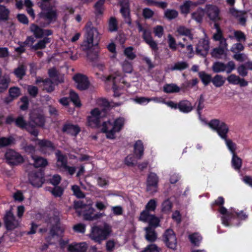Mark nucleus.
Listing matches in <instances>:
<instances>
[{"label":"nucleus","mask_w":252,"mask_h":252,"mask_svg":"<svg viewBox=\"0 0 252 252\" xmlns=\"http://www.w3.org/2000/svg\"><path fill=\"white\" fill-rule=\"evenodd\" d=\"M189 65L187 62H179L175 63L171 68L170 69L171 70H184L187 67H188Z\"/></svg>","instance_id":"obj_45"},{"label":"nucleus","mask_w":252,"mask_h":252,"mask_svg":"<svg viewBox=\"0 0 252 252\" xmlns=\"http://www.w3.org/2000/svg\"><path fill=\"white\" fill-rule=\"evenodd\" d=\"M10 79L8 75H1V71L0 70V93L3 92L7 89L8 87Z\"/></svg>","instance_id":"obj_32"},{"label":"nucleus","mask_w":252,"mask_h":252,"mask_svg":"<svg viewBox=\"0 0 252 252\" xmlns=\"http://www.w3.org/2000/svg\"><path fill=\"white\" fill-rule=\"evenodd\" d=\"M51 42V38L45 37L42 40H40L37 43L32 47V49L37 50L38 49H44L46 47V44Z\"/></svg>","instance_id":"obj_37"},{"label":"nucleus","mask_w":252,"mask_h":252,"mask_svg":"<svg viewBox=\"0 0 252 252\" xmlns=\"http://www.w3.org/2000/svg\"><path fill=\"white\" fill-rule=\"evenodd\" d=\"M122 68L125 73H130L132 71L133 68L131 64L128 62L125 61L122 63Z\"/></svg>","instance_id":"obj_63"},{"label":"nucleus","mask_w":252,"mask_h":252,"mask_svg":"<svg viewBox=\"0 0 252 252\" xmlns=\"http://www.w3.org/2000/svg\"><path fill=\"white\" fill-rule=\"evenodd\" d=\"M199 77L205 85H208L211 81L212 82L211 76L210 75L206 74L204 72H201L199 73Z\"/></svg>","instance_id":"obj_53"},{"label":"nucleus","mask_w":252,"mask_h":252,"mask_svg":"<svg viewBox=\"0 0 252 252\" xmlns=\"http://www.w3.org/2000/svg\"><path fill=\"white\" fill-rule=\"evenodd\" d=\"M5 157L8 163L12 165H16L23 161V157L19 153L12 150H8L5 154Z\"/></svg>","instance_id":"obj_15"},{"label":"nucleus","mask_w":252,"mask_h":252,"mask_svg":"<svg viewBox=\"0 0 252 252\" xmlns=\"http://www.w3.org/2000/svg\"><path fill=\"white\" fill-rule=\"evenodd\" d=\"M227 50L218 47L213 49L212 52V55L215 58H220L222 55H226Z\"/></svg>","instance_id":"obj_44"},{"label":"nucleus","mask_w":252,"mask_h":252,"mask_svg":"<svg viewBox=\"0 0 252 252\" xmlns=\"http://www.w3.org/2000/svg\"><path fill=\"white\" fill-rule=\"evenodd\" d=\"M158 182V178L157 175L155 173H150L147 180V191L151 193L156 192L157 191Z\"/></svg>","instance_id":"obj_11"},{"label":"nucleus","mask_w":252,"mask_h":252,"mask_svg":"<svg viewBox=\"0 0 252 252\" xmlns=\"http://www.w3.org/2000/svg\"><path fill=\"white\" fill-rule=\"evenodd\" d=\"M232 165L236 170H239L242 166V159L236 154L233 155L232 158Z\"/></svg>","instance_id":"obj_43"},{"label":"nucleus","mask_w":252,"mask_h":252,"mask_svg":"<svg viewBox=\"0 0 252 252\" xmlns=\"http://www.w3.org/2000/svg\"><path fill=\"white\" fill-rule=\"evenodd\" d=\"M225 82V79L222 75L217 74L212 79V82L216 87L222 86Z\"/></svg>","instance_id":"obj_39"},{"label":"nucleus","mask_w":252,"mask_h":252,"mask_svg":"<svg viewBox=\"0 0 252 252\" xmlns=\"http://www.w3.org/2000/svg\"><path fill=\"white\" fill-rule=\"evenodd\" d=\"M29 181L32 186L35 187H41L44 181L43 172L38 170L31 173L29 174Z\"/></svg>","instance_id":"obj_16"},{"label":"nucleus","mask_w":252,"mask_h":252,"mask_svg":"<svg viewBox=\"0 0 252 252\" xmlns=\"http://www.w3.org/2000/svg\"><path fill=\"white\" fill-rule=\"evenodd\" d=\"M26 68L23 65H20L15 69L14 74L18 78L22 79L25 75Z\"/></svg>","instance_id":"obj_48"},{"label":"nucleus","mask_w":252,"mask_h":252,"mask_svg":"<svg viewBox=\"0 0 252 252\" xmlns=\"http://www.w3.org/2000/svg\"><path fill=\"white\" fill-rule=\"evenodd\" d=\"M139 220L143 222H148L151 226L156 227L159 223V220L155 216L151 215L147 211L141 212L139 217Z\"/></svg>","instance_id":"obj_17"},{"label":"nucleus","mask_w":252,"mask_h":252,"mask_svg":"<svg viewBox=\"0 0 252 252\" xmlns=\"http://www.w3.org/2000/svg\"><path fill=\"white\" fill-rule=\"evenodd\" d=\"M145 230L146 232V239L149 241H155L157 239V235L154 229L150 226L145 228Z\"/></svg>","instance_id":"obj_40"},{"label":"nucleus","mask_w":252,"mask_h":252,"mask_svg":"<svg viewBox=\"0 0 252 252\" xmlns=\"http://www.w3.org/2000/svg\"><path fill=\"white\" fill-rule=\"evenodd\" d=\"M106 247L107 251L112 252L116 248H118L119 245L114 241L109 240L107 242Z\"/></svg>","instance_id":"obj_64"},{"label":"nucleus","mask_w":252,"mask_h":252,"mask_svg":"<svg viewBox=\"0 0 252 252\" xmlns=\"http://www.w3.org/2000/svg\"><path fill=\"white\" fill-rule=\"evenodd\" d=\"M120 4L122 6L121 9V12L123 16L126 19V22L128 24H130L129 14V11L128 6V1L127 0H119Z\"/></svg>","instance_id":"obj_29"},{"label":"nucleus","mask_w":252,"mask_h":252,"mask_svg":"<svg viewBox=\"0 0 252 252\" xmlns=\"http://www.w3.org/2000/svg\"><path fill=\"white\" fill-rule=\"evenodd\" d=\"M212 70L214 72L219 73L225 70V64L221 62H215L212 66Z\"/></svg>","instance_id":"obj_42"},{"label":"nucleus","mask_w":252,"mask_h":252,"mask_svg":"<svg viewBox=\"0 0 252 252\" xmlns=\"http://www.w3.org/2000/svg\"><path fill=\"white\" fill-rule=\"evenodd\" d=\"M73 79L78 89L84 90L89 87V82L86 76L81 74H77L73 76Z\"/></svg>","instance_id":"obj_14"},{"label":"nucleus","mask_w":252,"mask_h":252,"mask_svg":"<svg viewBox=\"0 0 252 252\" xmlns=\"http://www.w3.org/2000/svg\"><path fill=\"white\" fill-rule=\"evenodd\" d=\"M32 158L33 160V165L35 167H44L48 165V163L46 158L33 155H32Z\"/></svg>","instance_id":"obj_34"},{"label":"nucleus","mask_w":252,"mask_h":252,"mask_svg":"<svg viewBox=\"0 0 252 252\" xmlns=\"http://www.w3.org/2000/svg\"><path fill=\"white\" fill-rule=\"evenodd\" d=\"M101 79L103 81L112 80L114 82V85L113 87L114 90V96L116 97L120 96L121 93H119L118 92V89L121 87L122 85L121 84H119L118 86L117 85V81L120 80L121 79V74L120 72L116 73L115 75H110L108 77L102 76L101 77Z\"/></svg>","instance_id":"obj_13"},{"label":"nucleus","mask_w":252,"mask_h":252,"mask_svg":"<svg viewBox=\"0 0 252 252\" xmlns=\"http://www.w3.org/2000/svg\"><path fill=\"white\" fill-rule=\"evenodd\" d=\"M163 89L165 93L168 94L178 93L181 90L179 87L173 83L165 84L163 86Z\"/></svg>","instance_id":"obj_35"},{"label":"nucleus","mask_w":252,"mask_h":252,"mask_svg":"<svg viewBox=\"0 0 252 252\" xmlns=\"http://www.w3.org/2000/svg\"><path fill=\"white\" fill-rule=\"evenodd\" d=\"M109 31L111 32H115L118 30V23L114 17H111L109 21Z\"/></svg>","instance_id":"obj_50"},{"label":"nucleus","mask_w":252,"mask_h":252,"mask_svg":"<svg viewBox=\"0 0 252 252\" xmlns=\"http://www.w3.org/2000/svg\"><path fill=\"white\" fill-rule=\"evenodd\" d=\"M36 145L38 146L40 151L44 154H50V152L54 150L52 143L46 140H38Z\"/></svg>","instance_id":"obj_23"},{"label":"nucleus","mask_w":252,"mask_h":252,"mask_svg":"<svg viewBox=\"0 0 252 252\" xmlns=\"http://www.w3.org/2000/svg\"><path fill=\"white\" fill-rule=\"evenodd\" d=\"M84 40L81 45L82 50L87 52L89 59L92 60L89 54L92 49L98 44L100 39V35L96 28L93 26L91 22H88L85 28Z\"/></svg>","instance_id":"obj_2"},{"label":"nucleus","mask_w":252,"mask_h":252,"mask_svg":"<svg viewBox=\"0 0 252 252\" xmlns=\"http://www.w3.org/2000/svg\"><path fill=\"white\" fill-rule=\"evenodd\" d=\"M157 207V201L155 199H151L146 205V209L149 213V211H154Z\"/></svg>","instance_id":"obj_60"},{"label":"nucleus","mask_w":252,"mask_h":252,"mask_svg":"<svg viewBox=\"0 0 252 252\" xmlns=\"http://www.w3.org/2000/svg\"><path fill=\"white\" fill-rule=\"evenodd\" d=\"M178 109L183 113H189L192 110V106L189 101L182 100L178 103Z\"/></svg>","instance_id":"obj_33"},{"label":"nucleus","mask_w":252,"mask_h":252,"mask_svg":"<svg viewBox=\"0 0 252 252\" xmlns=\"http://www.w3.org/2000/svg\"><path fill=\"white\" fill-rule=\"evenodd\" d=\"M228 37L230 39L235 38L238 42H245L246 40V36L243 32L232 29L228 32Z\"/></svg>","instance_id":"obj_26"},{"label":"nucleus","mask_w":252,"mask_h":252,"mask_svg":"<svg viewBox=\"0 0 252 252\" xmlns=\"http://www.w3.org/2000/svg\"><path fill=\"white\" fill-rule=\"evenodd\" d=\"M205 0H198L197 2H193L190 0L186 1L180 6V9L182 13L187 14L189 10L194 8L197 5L204 3Z\"/></svg>","instance_id":"obj_20"},{"label":"nucleus","mask_w":252,"mask_h":252,"mask_svg":"<svg viewBox=\"0 0 252 252\" xmlns=\"http://www.w3.org/2000/svg\"><path fill=\"white\" fill-rule=\"evenodd\" d=\"M189 238L191 243L194 245H198L202 240L201 236L197 233L189 235Z\"/></svg>","instance_id":"obj_46"},{"label":"nucleus","mask_w":252,"mask_h":252,"mask_svg":"<svg viewBox=\"0 0 252 252\" xmlns=\"http://www.w3.org/2000/svg\"><path fill=\"white\" fill-rule=\"evenodd\" d=\"M40 17L46 20L49 23L55 22L57 18L58 13L56 8L54 6H47L42 9Z\"/></svg>","instance_id":"obj_8"},{"label":"nucleus","mask_w":252,"mask_h":252,"mask_svg":"<svg viewBox=\"0 0 252 252\" xmlns=\"http://www.w3.org/2000/svg\"><path fill=\"white\" fill-rule=\"evenodd\" d=\"M219 211L222 215L221 217L222 224L226 226H228L229 220L232 217L235 216L232 211H228L225 207L221 206L219 209Z\"/></svg>","instance_id":"obj_24"},{"label":"nucleus","mask_w":252,"mask_h":252,"mask_svg":"<svg viewBox=\"0 0 252 252\" xmlns=\"http://www.w3.org/2000/svg\"><path fill=\"white\" fill-rule=\"evenodd\" d=\"M15 123L16 126L22 128L26 129L32 135L37 136L38 134V131L36 128H34L31 126V122L26 123L24 117L22 116L18 117L15 120Z\"/></svg>","instance_id":"obj_9"},{"label":"nucleus","mask_w":252,"mask_h":252,"mask_svg":"<svg viewBox=\"0 0 252 252\" xmlns=\"http://www.w3.org/2000/svg\"><path fill=\"white\" fill-rule=\"evenodd\" d=\"M5 224L8 230H12L20 225V220L16 219L13 213L9 211L6 212L4 217Z\"/></svg>","instance_id":"obj_10"},{"label":"nucleus","mask_w":252,"mask_h":252,"mask_svg":"<svg viewBox=\"0 0 252 252\" xmlns=\"http://www.w3.org/2000/svg\"><path fill=\"white\" fill-rule=\"evenodd\" d=\"M208 126L212 129L216 131L222 139L227 138L229 127L224 122L218 119H214L208 123Z\"/></svg>","instance_id":"obj_7"},{"label":"nucleus","mask_w":252,"mask_h":252,"mask_svg":"<svg viewBox=\"0 0 252 252\" xmlns=\"http://www.w3.org/2000/svg\"><path fill=\"white\" fill-rule=\"evenodd\" d=\"M136 157L133 155H129L126 157L125 160V163L128 166H133L136 162Z\"/></svg>","instance_id":"obj_61"},{"label":"nucleus","mask_w":252,"mask_h":252,"mask_svg":"<svg viewBox=\"0 0 252 252\" xmlns=\"http://www.w3.org/2000/svg\"><path fill=\"white\" fill-rule=\"evenodd\" d=\"M178 15V13L175 10L167 9L164 12L165 17L169 20H172L176 18Z\"/></svg>","instance_id":"obj_54"},{"label":"nucleus","mask_w":252,"mask_h":252,"mask_svg":"<svg viewBox=\"0 0 252 252\" xmlns=\"http://www.w3.org/2000/svg\"><path fill=\"white\" fill-rule=\"evenodd\" d=\"M223 140H225V144L229 151L232 154V155L235 154V151L236 149V144L233 143L231 140L228 139L227 138H226V139H224Z\"/></svg>","instance_id":"obj_59"},{"label":"nucleus","mask_w":252,"mask_h":252,"mask_svg":"<svg viewBox=\"0 0 252 252\" xmlns=\"http://www.w3.org/2000/svg\"><path fill=\"white\" fill-rule=\"evenodd\" d=\"M9 10L5 7L0 5V20L5 21L8 19Z\"/></svg>","instance_id":"obj_55"},{"label":"nucleus","mask_w":252,"mask_h":252,"mask_svg":"<svg viewBox=\"0 0 252 252\" xmlns=\"http://www.w3.org/2000/svg\"><path fill=\"white\" fill-rule=\"evenodd\" d=\"M49 75L51 80L54 81L56 85L63 82V76L58 75L57 70L54 68L49 70Z\"/></svg>","instance_id":"obj_31"},{"label":"nucleus","mask_w":252,"mask_h":252,"mask_svg":"<svg viewBox=\"0 0 252 252\" xmlns=\"http://www.w3.org/2000/svg\"><path fill=\"white\" fill-rule=\"evenodd\" d=\"M209 49V44L208 40L201 39L199 41L196 47V52L202 56H206Z\"/></svg>","instance_id":"obj_19"},{"label":"nucleus","mask_w":252,"mask_h":252,"mask_svg":"<svg viewBox=\"0 0 252 252\" xmlns=\"http://www.w3.org/2000/svg\"><path fill=\"white\" fill-rule=\"evenodd\" d=\"M204 14V10L201 8H198L195 12L191 14V17L193 20L199 23L201 22Z\"/></svg>","instance_id":"obj_41"},{"label":"nucleus","mask_w":252,"mask_h":252,"mask_svg":"<svg viewBox=\"0 0 252 252\" xmlns=\"http://www.w3.org/2000/svg\"><path fill=\"white\" fill-rule=\"evenodd\" d=\"M9 94L11 97L15 99L20 95L21 91L19 88L14 87L9 89Z\"/></svg>","instance_id":"obj_57"},{"label":"nucleus","mask_w":252,"mask_h":252,"mask_svg":"<svg viewBox=\"0 0 252 252\" xmlns=\"http://www.w3.org/2000/svg\"><path fill=\"white\" fill-rule=\"evenodd\" d=\"M214 27L216 29V32L213 34V39L215 41H219L221 40V38H224V37L223 36L222 31L220 28L219 25L215 23L214 24Z\"/></svg>","instance_id":"obj_49"},{"label":"nucleus","mask_w":252,"mask_h":252,"mask_svg":"<svg viewBox=\"0 0 252 252\" xmlns=\"http://www.w3.org/2000/svg\"><path fill=\"white\" fill-rule=\"evenodd\" d=\"M206 13L212 21H216L220 19V10L218 7L212 5H208L206 7Z\"/></svg>","instance_id":"obj_21"},{"label":"nucleus","mask_w":252,"mask_h":252,"mask_svg":"<svg viewBox=\"0 0 252 252\" xmlns=\"http://www.w3.org/2000/svg\"><path fill=\"white\" fill-rule=\"evenodd\" d=\"M105 0H98L94 5L95 10L98 14H102L104 11L103 5Z\"/></svg>","instance_id":"obj_58"},{"label":"nucleus","mask_w":252,"mask_h":252,"mask_svg":"<svg viewBox=\"0 0 252 252\" xmlns=\"http://www.w3.org/2000/svg\"><path fill=\"white\" fill-rule=\"evenodd\" d=\"M125 121V118L123 117H119L113 121H107L103 123L101 130L105 133L107 138L114 139L116 134L123 129Z\"/></svg>","instance_id":"obj_3"},{"label":"nucleus","mask_w":252,"mask_h":252,"mask_svg":"<svg viewBox=\"0 0 252 252\" xmlns=\"http://www.w3.org/2000/svg\"><path fill=\"white\" fill-rule=\"evenodd\" d=\"M87 249V244L85 242L74 243L67 247L68 252H85Z\"/></svg>","instance_id":"obj_27"},{"label":"nucleus","mask_w":252,"mask_h":252,"mask_svg":"<svg viewBox=\"0 0 252 252\" xmlns=\"http://www.w3.org/2000/svg\"><path fill=\"white\" fill-rule=\"evenodd\" d=\"M112 233L111 226L107 223H104L102 225L93 227L89 236L94 242L100 244L102 241L109 237Z\"/></svg>","instance_id":"obj_4"},{"label":"nucleus","mask_w":252,"mask_h":252,"mask_svg":"<svg viewBox=\"0 0 252 252\" xmlns=\"http://www.w3.org/2000/svg\"><path fill=\"white\" fill-rule=\"evenodd\" d=\"M227 80L229 84L234 85H239L240 87H246L248 85V81L245 79L233 74L229 75L227 78Z\"/></svg>","instance_id":"obj_25"},{"label":"nucleus","mask_w":252,"mask_h":252,"mask_svg":"<svg viewBox=\"0 0 252 252\" xmlns=\"http://www.w3.org/2000/svg\"><path fill=\"white\" fill-rule=\"evenodd\" d=\"M63 130L68 134L75 136L79 132L80 128L77 126L67 124L63 126Z\"/></svg>","instance_id":"obj_30"},{"label":"nucleus","mask_w":252,"mask_h":252,"mask_svg":"<svg viewBox=\"0 0 252 252\" xmlns=\"http://www.w3.org/2000/svg\"><path fill=\"white\" fill-rule=\"evenodd\" d=\"M144 147L143 143L140 140L136 142L134 144V154L137 159L141 158L143 155Z\"/></svg>","instance_id":"obj_36"},{"label":"nucleus","mask_w":252,"mask_h":252,"mask_svg":"<svg viewBox=\"0 0 252 252\" xmlns=\"http://www.w3.org/2000/svg\"><path fill=\"white\" fill-rule=\"evenodd\" d=\"M57 158L56 166L61 171L67 165V158L66 157L62 154L60 151H57L55 153Z\"/></svg>","instance_id":"obj_28"},{"label":"nucleus","mask_w":252,"mask_h":252,"mask_svg":"<svg viewBox=\"0 0 252 252\" xmlns=\"http://www.w3.org/2000/svg\"><path fill=\"white\" fill-rule=\"evenodd\" d=\"M30 31L33 33L36 38H41L43 36H49L53 33L50 30H43L35 24H32Z\"/></svg>","instance_id":"obj_18"},{"label":"nucleus","mask_w":252,"mask_h":252,"mask_svg":"<svg viewBox=\"0 0 252 252\" xmlns=\"http://www.w3.org/2000/svg\"><path fill=\"white\" fill-rule=\"evenodd\" d=\"M74 207L78 216H82L86 220H92L97 218L94 215V209L90 204H84L81 201H78L74 202Z\"/></svg>","instance_id":"obj_6"},{"label":"nucleus","mask_w":252,"mask_h":252,"mask_svg":"<svg viewBox=\"0 0 252 252\" xmlns=\"http://www.w3.org/2000/svg\"><path fill=\"white\" fill-rule=\"evenodd\" d=\"M172 204L169 199H166L162 203L161 211L165 213H169L172 209Z\"/></svg>","instance_id":"obj_47"},{"label":"nucleus","mask_w":252,"mask_h":252,"mask_svg":"<svg viewBox=\"0 0 252 252\" xmlns=\"http://www.w3.org/2000/svg\"><path fill=\"white\" fill-rule=\"evenodd\" d=\"M69 94L70 98L74 105L77 107H80L81 106V103L78 94L73 91H70Z\"/></svg>","instance_id":"obj_56"},{"label":"nucleus","mask_w":252,"mask_h":252,"mask_svg":"<svg viewBox=\"0 0 252 252\" xmlns=\"http://www.w3.org/2000/svg\"><path fill=\"white\" fill-rule=\"evenodd\" d=\"M244 50V46L241 43H240V42L234 43L230 48V51L235 54L242 52Z\"/></svg>","instance_id":"obj_52"},{"label":"nucleus","mask_w":252,"mask_h":252,"mask_svg":"<svg viewBox=\"0 0 252 252\" xmlns=\"http://www.w3.org/2000/svg\"><path fill=\"white\" fill-rule=\"evenodd\" d=\"M31 126L34 128L35 126H42L44 125V117L40 114L32 113L30 115Z\"/></svg>","instance_id":"obj_22"},{"label":"nucleus","mask_w":252,"mask_h":252,"mask_svg":"<svg viewBox=\"0 0 252 252\" xmlns=\"http://www.w3.org/2000/svg\"><path fill=\"white\" fill-rule=\"evenodd\" d=\"M168 42L170 49L173 51L177 49V44L175 39L172 35L170 34L168 35Z\"/></svg>","instance_id":"obj_62"},{"label":"nucleus","mask_w":252,"mask_h":252,"mask_svg":"<svg viewBox=\"0 0 252 252\" xmlns=\"http://www.w3.org/2000/svg\"><path fill=\"white\" fill-rule=\"evenodd\" d=\"M164 241L166 246L172 249H175L177 247V239L172 229H167L163 235Z\"/></svg>","instance_id":"obj_12"},{"label":"nucleus","mask_w":252,"mask_h":252,"mask_svg":"<svg viewBox=\"0 0 252 252\" xmlns=\"http://www.w3.org/2000/svg\"><path fill=\"white\" fill-rule=\"evenodd\" d=\"M177 32L180 35L186 36V37H184L183 38L184 41L186 40L187 38L191 40L193 39L192 35L190 32V30L185 27H179L177 30Z\"/></svg>","instance_id":"obj_38"},{"label":"nucleus","mask_w":252,"mask_h":252,"mask_svg":"<svg viewBox=\"0 0 252 252\" xmlns=\"http://www.w3.org/2000/svg\"><path fill=\"white\" fill-rule=\"evenodd\" d=\"M54 84H56L51 80L47 79L43 81L44 88L48 92L54 90Z\"/></svg>","instance_id":"obj_51"},{"label":"nucleus","mask_w":252,"mask_h":252,"mask_svg":"<svg viewBox=\"0 0 252 252\" xmlns=\"http://www.w3.org/2000/svg\"><path fill=\"white\" fill-rule=\"evenodd\" d=\"M98 103H102L104 105L103 108H95L92 110L91 115L88 117V122L89 125L93 127L98 126L100 119L106 115V107L109 105L108 102L105 99L99 100Z\"/></svg>","instance_id":"obj_5"},{"label":"nucleus","mask_w":252,"mask_h":252,"mask_svg":"<svg viewBox=\"0 0 252 252\" xmlns=\"http://www.w3.org/2000/svg\"><path fill=\"white\" fill-rule=\"evenodd\" d=\"M65 229V227L60 223L59 213L56 212V214H50L46 217L44 224L39 228V232L42 235L48 232L49 236L46 238V240L48 241L50 237L62 234Z\"/></svg>","instance_id":"obj_1"}]
</instances>
